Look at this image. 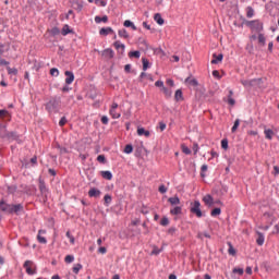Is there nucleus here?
Returning <instances> with one entry per match:
<instances>
[{
    "label": "nucleus",
    "mask_w": 279,
    "mask_h": 279,
    "mask_svg": "<svg viewBox=\"0 0 279 279\" xmlns=\"http://www.w3.org/2000/svg\"><path fill=\"white\" fill-rule=\"evenodd\" d=\"M45 108L49 114H58L60 112V108H62V98L58 96H53L46 102Z\"/></svg>",
    "instance_id": "nucleus-1"
},
{
    "label": "nucleus",
    "mask_w": 279,
    "mask_h": 279,
    "mask_svg": "<svg viewBox=\"0 0 279 279\" xmlns=\"http://www.w3.org/2000/svg\"><path fill=\"white\" fill-rule=\"evenodd\" d=\"M243 23H245L246 27H250L252 34H263V31L265 29L260 20L247 21L243 19Z\"/></svg>",
    "instance_id": "nucleus-2"
},
{
    "label": "nucleus",
    "mask_w": 279,
    "mask_h": 279,
    "mask_svg": "<svg viewBox=\"0 0 279 279\" xmlns=\"http://www.w3.org/2000/svg\"><path fill=\"white\" fill-rule=\"evenodd\" d=\"M190 213L195 215L198 219L206 217V214L202 211V203H199V201H194L190 204Z\"/></svg>",
    "instance_id": "nucleus-3"
},
{
    "label": "nucleus",
    "mask_w": 279,
    "mask_h": 279,
    "mask_svg": "<svg viewBox=\"0 0 279 279\" xmlns=\"http://www.w3.org/2000/svg\"><path fill=\"white\" fill-rule=\"evenodd\" d=\"M39 182V191H40V195L44 199V203L46 204V202H48L49 199V189H47V184L45 183V180H43V178H39L38 180Z\"/></svg>",
    "instance_id": "nucleus-4"
},
{
    "label": "nucleus",
    "mask_w": 279,
    "mask_h": 279,
    "mask_svg": "<svg viewBox=\"0 0 279 279\" xmlns=\"http://www.w3.org/2000/svg\"><path fill=\"white\" fill-rule=\"evenodd\" d=\"M248 39L251 40V43L257 40L259 47H265L267 45V37H265V34L263 33H259L257 35L256 33H254L248 37Z\"/></svg>",
    "instance_id": "nucleus-5"
},
{
    "label": "nucleus",
    "mask_w": 279,
    "mask_h": 279,
    "mask_svg": "<svg viewBox=\"0 0 279 279\" xmlns=\"http://www.w3.org/2000/svg\"><path fill=\"white\" fill-rule=\"evenodd\" d=\"M23 210H25V208L23 207V204H16V205L11 204L10 215H21Z\"/></svg>",
    "instance_id": "nucleus-6"
},
{
    "label": "nucleus",
    "mask_w": 279,
    "mask_h": 279,
    "mask_svg": "<svg viewBox=\"0 0 279 279\" xmlns=\"http://www.w3.org/2000/svg\"><path fill=\"white\" fill-rule=\"evenodd\" d=\"M32 265H34V262L32 260H26L23 265L28 276H34V274H36V266H35V269H32Z\"/></svg>",
    "instance_id": "nucleus-7"
},
{
    "label": "nucleus",
    "mask_w": 279,
    "mask_h": 279,
    "mask_svg": "<svg viewBox=\"0 0 279 279\" xmlns=\"http://www.w3.org/2000/svg\"><path fill=\"white\" fill-rule=\"evenodd\" d=\"M203 202L208 208H213L215 206V198H213V195L210 194L205 195L203 197Z\"/></svg>",
    "instance_id": "nucleus-8"
},
{
    "label": "nucleus",
    "mask_w": 279,
    "mask_h": 279,
    "mask_svg": "<svg viewBox=\"0 0 279 279\" xmlns=\"http://www.w3.org/2000/svg\"><path fill=\"white\" fill-rule=\"evenodd\" d=\"M11 209H12V204H8L5 203L4 199H0V210L2 213H7L8 215H10Z\"/></svg>",
    "instance_id": "nucleus-9"
},
{
    "label": "nucleus",
    "mask_w": 279,
    "mask_h": 279,
    "mask_svg": "<svg viewBox=\"0 0 279 279\" xmlns=\"http://www.w3.org/2000/svg\"><path fill=\"white\" fill-rule=\"evenodd\" d=\"M1 121H12V114L7 109H0Z\"/></svg>",
    "instance_id": "nucleus-10"
},
{
    "label": "nucleus",
    "mask_w": 279,
    "mask_h": 279,
    "mask_svg": "<svg viewBox=\"0 0 279 279\" xmlns=\"http://www.w3.org/2000/svg\"><path fill=\"white\" fill-rule=\"evenodd\" d=\"M73 10H76V12H82L84 9V2L80 0H73L72 2Z\"/></svg>",
    "instance_id": "nucleus-11"
},
{
    "label": "nucleus",
    "mask_w": 279,
    "mask_h": 279,
    "mask_svg": "<svg viewBox=\"0 0 279 279\" xmlns=\"http://www.w3.org/2000/svg\"><path fill=\"white\" fill-rule=\"evenodd\" d=\"M65 84H73L75 82V74L72 71H65Z\"/></svg>",
    "instance_id": "nucleus-12"
},
{
    "label": "nucleus",
    "mask_w": 279,
    "mask_h": 279,
    "mask_svg": "<svg viewBox=\"0 0 279 279\" xmlns=\"http://www.w3.org/2000/svg\"><path fill=\"white\" fill-rule=\"evenodd\" d=\"M144 151H146L147 154V148H145V146H143V143H141V145L135 148V153H134L135 158H141Z\"/></svg>",
    "instance_id": "nucleus-13"
},
{
    "label": "nucleus",
    "mask_w": 279,
    "mask_h": 279,
    "mask_svg": "<svg viewBox=\"0 0 279 279\" xmlns=\"http://www.w3.org/2000/svg\"><path fill=\"white\" fill-rule=\"evenodd\" d=\"M10 131H8V126L5 124L0 123V138H4L7 141Z\"/></svg>",
    "instance_id": "nucleus-14"
},
{
    "label": "nucleus",
    "mask_w": 279,
    "mask_h": 279,
    "mask_svg": "<svg viewBox=\"0 0 279 279\" xmlns=\"http://www.w3.org/2000/svg\"><path fill=\"white\" fill-rule=\"evenodd\" d=\"M137 135L138 136H145L146 138H149V136H151V133L149 131L145 130V128L138 126L137 128Z\"/></svg>",
    "instance_id": "nucleus-15"
},
{
    "label": "nucleus",
    "mask_w": 279,
    "mask_h": 279,
    "mask_svg": "<svg viewBox=\"0 0 279 279\" xmlns=\"http://www.w3.org/2000/svg\"><path fill=\"white\" fill-rule=\"evenodd\" d=\"M62 36H69V34H75V31L69 26V24L63 25L61 29Z\"/></svg>",
    "instance_id": "nucleus-16"
},
{
    "label": "nucleus",
    "mask_w": 279,
    "mask_h": 279,
    "mask_svg": "<svg viewBox=\"0 0 279 279\" xmlns=\"http://www.w3.org/2000/svg\"><path fill=\"white\" fill-rule=\"evenodd\" d=\"M40 234H47V231L40 229V230L38 231V235H37V241H38V243H43L44 245L47 244V238H45V236H43V235H40Z\"/></svg>",
    "instance_id": "nucleus-17"
},
{
    "label": "nucleus",
    "mask_w": 279,
    "mask_h": 279,
    "mask_svg": "<svg viewBox=\"0 0 279 279\" xmlns=\"http://www.w3.org/2000/svg\"><path fill=\"white\" fill-rule=\"evenodd\" d=\"M19 138L20 136L16 131H9V133L7 134V141H19Z\"/></svg>",
    "instance_id": "nucleus-18"
},
{
    "label": "nucleus",
    "mask_w": 279,
    "mask_h": 279,
    "mask_svg": "<svg viewBox=\"0 0 279 279\" xmlns=\"http://www.w3.org/2000/svg\"><path fill=\"white\" fill-rule=\"evenodd\" d=\"M213 60H211V64H219V62H223V53H214L213 54Z\"/></svg>",
    "instance_id": "nucleus-19"
},
{
    "label": "nucleus",
    "mask_w": 279,
    "mask_h": 279,
    "mask_svg": "<svg viewBox=\"0 0 279 279\" xmlns=\"http://www.w3.org/2000/svg\"><path fill=\"white\" fill-rule=\"evenodd\" d=\"M100 36H108V34H114V29L112 27H102L99 31Z\"/></svg>",
    "instance_id": "nucleus-20"
},
{
    "label": "nucleus",
    "mask_w": 279,
    "mask_h": 279,
    "mask_svg": "<svg viewBox=\"0 0 279 279\" xmlns=\"http://www.w3.org/2000/svg\"><path fill=\"white\" fill-rule=\"evenodd\" d=\"M184 84H189L190 86H199V82H197V78H191V76H187L184 81Z\"/></svg>",
    "instance_id": "nucleus-21"
},
{
    "label": "nucleus",
    "mask_w": 279,
    "mask_h": 279,
    "mask_svg": "<svg viewBox=\"0 0 279 279\" xmlns=\"http://www.w3.org/2000/svg\"><path fill=\"white\" fill-rule=\"evenodd\" d=\"M102 56L112 60V58H114V50H112V48H107L102 51Z\"/></svg>",
    "instance_id": "nucleus-22"
},
{
    "label": "nucleus",
    "mask_w": 279,
    "mask_h": 279,
    "mask_svg": "<svg viewBox=\"0 0 279 279\" xmlns=\"http://www.w3.org/2000/svg\"><path fill=\"white\" fill-rule=\"evenodd\" d=\"M174 101H184V94L182 89H177L174 93Z\"/></svg>",
    "instance_id": "nucleus-23"
},
{
    "label": "nucleus",
    "mask_w": 279,
    "mask_h": 279,
    "mask_svg": "<svg viewBox=\"0 0 279 279\" xmlns=\"http://www.w3.org/2000/svg\"><path fill=\"white\" fill-rule=\"evenodd\" d=\"M88 195L90 197H99V195H101V191H99L97 187H92L88 192Z\"/></svg>",
    "instance_id": "nucleus-24"
},
{
    "label": "nucleus",
    "mask_w": 279,
    "mask_h": 279,
    "mask_svg": "<svg viewBox=\"0 0 279 279\" xmlns=\"http://www.w3.org/2000/svg\"><path fill=\"white\" fill-rule=\"evenodd\" d=\"M154 21H156L157 25H165V19H162L160 13L154 15Z\"/></svg>",
    "instance_id": "nucleus-25"
},
{
    "label": "nucleus",
    "mask_w": 279,
    "mask_h": 279,
    "mask_svg": "<svg viewBox=\"0 0 279 279\" xmlns=\"http://www.w3.org/2000/svg\"><path fill=\"white\" fill-rule=\"evenodd\" d=\"M129 58L132 60L135 58V60H138L141 58V51L140 50H131L129 52Z\"/></svg>",
    "instance_id": "nucleus-26"
},
{
    "label": "nucleus",
    "mask_w": 279,
    "mask_h": 279,
    "mask_svg": "<svg viewBox=\"0 0 279 279\" xmlns=\"http://www.w3.org/2000/svg\"><path fill=\"white\" fill-rule=\"evenodd\" d=\"M256 243L257 245H263L265 243V235L260 231H257Z\"/></svg>",
    "instance_id": "nucleus-27"
},
{
    "label": "nucleus",
    "mask_w": 279,
    "mask_h": 279,
    "mask_svg": "<svg viewBox=\"0 0 279 279\" xmlns=\"http://www.w3.org/2000/svg\"><path fill=\"white\" fill-rule=\"evenodd\" d=\"M100 175L104 178V180H112V172L108 170L100 171Z\"/></svg>",
    "instance_id": "nucleus-28"
},
{
    "label": "nucleus",
    "mask_w": 279,
    "mask_h": 279,
    "mask_svg": "<svg viewBox=\"0 0 279 279\" xmlns=\"http://www.w3.org/2000/svg\"><path fill=\"white\" fill-rule=\"evenodd\" d=\"M123 25H124L125 27H131V29H133V32H136V29H138V28L136 27V25H134V22H132V21H130V20L124 21V22H123Z\"/></svg>",
    "instance_id": "nucleus-29"
},
{
    "label": "nucleus",
    "mask_w": 279,
    "mask_h": 279,
    "mask_svg": "<svg viewBox=\"0 0 279 279\" xmlns=\"http://www.w3.org/2000/svg\"><path fill=\"white\" fill-rule=\"evenodd\" d=\"M168 202L171 204V206H178L180 204V197L175 195L174 197L168 198Z\"/></svg>",
    "instance_id": "nucleus-30"
},
{
    "label": "nucleus",
    "mask_w": 279,
    "mask_h": 279,
    "mask_svg": "<svg viewBox=\"0 0 279 279\" xmlns=\"http://www.w3.org/2000/svg\"><path fill=\"white\" fill-rule=\"evenodd\" d=\"M265 134V138H267L268 141H271L274 138V130L271 129H266L264 131Z\"/></svg>",
    "instance_id": "nucleus-31"
},
{
    "label": "nucleus",
    "mask_w": 279,
    "mask_h": 279,
    "mask_svg": "<svg viewBox=\"0 0 279 279\" xmlns=\"http://www.w3.org/2000/svg\"><path fill=\"white\" fill-rule=\"evenodd\" d=\"M166 99H171V96L173 95V92L167 87L161 88Z\"/></svg>",
    "instance_id": "nucleus-32"
},
{
    "label": "nucleus",
    "mask_w": 279,
    "mask_h": 279,
    "mask_svg": "<svg viewBox=\"0 0 279 279\" xmlns=\"http://www.w3.org/2000/svg\"><path fill=\"white\" fill-rule=\"evenodd\" d=\"M232 95H234V92L229 90V95H228V104H229V106H235L236 105V100H234V98H232Z\"/></svg>",
    "instance_id": "nucleus-33"
},
{
    "label": "nucleus",
    "mask_w": 279,
    "mask_h": 279,
    "mask_svg": "<svg viewBox=\"0 0 279 279\" xmlns=\"http://www.w3.org/2000/svg\"><path fill=\"white\" fill-rule=\"evenodd\" d=\"M228 246H229L228 254L230 256H236V248H234V246L232 245V242H228Z\"/></svg>",
    "instance_id": "nucleus-34"
},
{
    "label": "nucleus",
    "mask_w": 279,
    "mask_h": 279,
    "mask_svg": "<svg viewBox=\"0 0 279 279\" xmlns=\"http://www.w3.org/2000/svg\"><path fill=\"white\" fill-rule=\"evenodd\" d=\"M142 64H143V71H147V69L151 66V63H149V60L147 58H142Z\"/></svg>",
    "instance_id": "nucleus-35"
},
{
    "label": "nucleus",
    "mask_w": 279,
    "mask_h": 279,
    "mask_svg": "<svg viewBox=\"0 0 279 279\" xmlns=\"http://www.w3.org/2000/svg\"><path fill=\"white\" fill-rule=\"evenodd\" d=\"M118 36L125 39L130 38V34H128V31L125 28L118 31Z\"/></svg>",
    "instance_id": "nucleus-36"
},
{
    "label": "nucleus",
    "mask_w": 279,
    "mask_h": 279,
    "mask_svg": "<svg viewBox=\"0 0 279 279\" xmlns=\"http://www.w3.org/2000/svg\"><path fill=\"white\" fill-rule=\"evenodd\" d=\"M95 23H108V15H104L102 17L97 15L95 17Z\"/></svg>",
    "instance_id": "nucleus-37"
},
{
    "label": "nucleus",
    "mask_w": 279,
    "mask_h": 279,
    "mask_svg": "<svg viewBox=\"0 0 279 279\" xmlns=\"http://www.w3.org/2000/svg\"><path fill=\"white\" fill-rule=\"evenodd\" d=\"M86 97H88V99H92L93 101H95V99H97V90H89L86 95Z\"/></svg>",
    "instance_id": "nucleus-38"
},
{
    "label": "nucleus",
    "mask_w": 279,
    "mask_h": 279,
    "mask_svg": "<svg viewBox=\"0 0 279 279\" xmlns=\"http://www.w3.org/2000/svg\"><path fill=\"white\" fill-rule=\"evenodd\" d=\"M113 47L116 48V49H122V52L121 53H123L124 51H125V46L123 45V44H121V41H114L113 43Z\"/></svg>",
    "instance_id": "nucleus-39"
},
{
    "label": "nucleus",
    "mask_w": 279,
    "mask_h": 279,
    "mask_svg": "<svg viewBox=\"0 0 279 279\" xmlns=\"http://www.w3.org/2000/svg\"><path fill=\"white\" fill-rule=\"evenodd\" d=\"M104 202L105 206H110V204H112V196L110 194H106L104 197Z\"/></svg>",
    "instance_id": "nucleus-40"
},
{
    "label": "nucleus",
    "mask_w": 279,
    "mask_h": 279,
    "mask_svg": "<svg viewBox=\"0 0 279 279\" xmlns=\"http://www.w3.org/2000/svg\"><path fill=\"white\" fill-rule=\"evenodd\" d=\"M51 36H60V28L58 26L52 27L48 31Z\"/></svg>",
    "instance_id": "nucleus-41"
},
{
    "label": "nucleus",
    "mask_w": 279,
    "mask_h": 279,
    "mask_svg": "<svg viewBox=\"0 0 279 279\" xmlns=\"http://www.w3.org/2000/svg\"><path fill=\"white\" fill-rule=\"evenodd\" d=\"M219 215H221V209L219 207H215L214 209H211L210 211L211 217H219Z\"/></svg>",
    "instance_id": "nucleus-42"
},
{
    "label": "nucleus",
    "mask_w": 279,
    "mask_h": 279,
    "mask_svg": "<svg viewBox=\"0 0 279 279\" xmlns=\"http://www.w3.org/2000/svg\"><path fill=\"white\" fill-rule=\"evenodd\" d=\"M170 215H182V207L177 206L170 210Z\"/></svg>",
    "instance_id": "nucleus-43"
},
{
    "label": "nucleus",
    "mask_w": 279,
    "mask_h": 279,
    "mask_svg": "<svg viewBox=\"0 0 279 279\" xmlns=\"http://www.w3.org/2000/svg\"><path fill=\"white\" fill-rule=\"evenodd\" d=\"M123 151L124 154H132V151H134V146L132 144H126Z\"/></svg>",
    "instance_id": "nucleus-44"
},
{
    "label": "nucleus",
    "mask_w": 279,
    "mask_h": 279,
    "mask_svg": "<svg viewBox=\"0 0 279 279\" xmlns=\"http://www.w3.org/2000/svg\"><path fill=\"white\" fill-rule=\"evenodd\" d=\"M7 71H8L9 75H19V70L16 68H10V65H9V66H7Z\"/></svg>",
    "instance_id": "nucleus-45"
},
{
    "label": "nucleus",
    "mask_w": 279,
    "mask_h": 279,
    "mask_svg": "<svg viewBox=\"0 0 279 279\" xmlns=\"http://www.w3.org/2000/svg\"><path fill=\"white\" fill-rule=\"evenodd\" d=\"M97 161L100 162V165H106L108 162V159H106V155H98Z\"/></svg>",
    "instance_id": "nucleus-46"
},
{
    "label": "nucleus",
    "mask_w": 279,
    "mask_h": 279,
    "mask_svg": "<svg viewBox=\"0 0 279 279\" xmlns=\"http://www.w3.org/2000/svg\"><path fill=\"white\" fill-rule=\"evenodd\" d=\"M239 125H241V120L236 119V120L234 121L233 126L231 128L232 134H234V132H236V130H239Z\"/></svg>",
    "instance_id": "nucleus-47"
},
{
    "label": "nucleus",
    "mask_w": 279,
    "mask_h": 279,
    "mask_svg": "<svg viewBox=\"0 0 279 279\" xmlns=\"http://www.w3.org/2000/svg\"><path fill=\"white\" fill-rule=\"evenodd\" d=\"M109 113L112 117V119H119L121 117V113H118L117 109H110Z\"/></svg>",
    "instance_id": "nucleus-48"
},
{
    "label": "nucleus",
    "mask_w": 279,
    "mask_h": 279,
    "mask_svg": "<svg viewBox=\"0 0 279 279\" xmlns=\"http://www.w3.org/2000/svg\"><path fill=\"white\" fill-rule=\"evenodd\" d=\"M246 16L247 19H252V16H254V8L252 7L246 8Z\"/></svg>",
    "instance_id": "nucleus-49"
},
{
    "label": "nucleus",
    "mask_w": 279,
    "mask_h": 279,
    "mask_svg": "<svg viewBox=\"0 0 279 279\" xmlns=\"http://www.w3.org/2000/svg\"><path fill=\"white\" fill-rule=\"evenodd\" d=\"M83 268L82 264H75L72 268L73 274H80V270Z\"/></svg>",
    "instance_id": "nucleus-50"
},
{
    "label": "nucleus",
    "mask_w": 279,
    "mask_h": 279,
    "mask_svg": "<svg viewBox=\"0 0 279 279\" xmlns=\"http://www.w3.org/2000/svg\"><path fill=\"white\" fill-rule=\"evenodd\" d=\"M50 75L52 77H58V75H60V71L58 70V68L50 69Z\"/></svg>",
    "instance_id": "nucleus-51"
},
{
    "label": "nucleus",
    "mask_w": 279,
    "mask_h": 279,
    "mask_svg": "<svg viewBox=\"0 0 279 279\" xmlns=\"http://www.w3.org/2000/svg\"><path fill=\"white\" fill-rule=\"evenodd\" d=\"M206 171H208V166L207 165H203L201 167V178H206Z\"/></svg>",
    "instance_id": "nucleus-52"
},
{
    "label": "nucleus",
    "mask_w": 279,
    "mask_h": 279,
    "mask_svg": "<svg viewBox=\"0 0 279 279\" xmlns=\"http://www.w3.org/2000/svg\"><path fill=\"white\" fill-rule=\"evenodd\" d=\"M221 148L225 149V151H228V148H229L228 138L221 140Z\"/></svg>",
    "instance_id": "nucleus-53"
},
{
    "label": "nucleus",
    "mask_w": 279,
    "mask_h": 279,
    "mask_svg": "<svg viewBox=\"0 0 279 279\" xmlns=\"http://www.w3.org/2000/svg\"><path fill=\"white\" fill-rule=\"evenodd\" d=\"M19 186L16 185H8V192L11 193L12 195H14V193H16Z\"/></svg>",
    "instance_id": "nucleus-54"
},
{
    "label": "nucleus",
    "mask_w": 279,
    "mask_h": 279,
    "mask_svg": "<svg viewBox=\"0 0 279 279\" xmlns=\"http://www.w3.org/2000/svg\"><path fill=\"white\" fill-rule=\"evenodd\" d=\"M65 236H68V239H70V243L72 245H75V238L71 234V231H66Z\"/></svg>",
    "instance_id": "nucleus-55"
},
{
    "label": "nucleus",
    "mask_w": 279,
    "mask_h": 279,
    "mask_svg": "<svg viewBox=\"0 0 279 279\" xmlns=\"http://www.w3.org/2000/svg\"><path fill=\"white\" fill-rule=\"evenodd\" d=\"M181 149H182L183 154H185L186 156L191 155V148H189L184 144L181 145Z\"/></svg>",
    "instance_id": "nucleus-56"
},
{
    "label": "nucleus",
    "mask_w": 279,
    "mask_h": 279,
    "mask_svg": "<svg viewBox=\"0 0 279 279\" xmlns=\"http://www.w3.org/2000/svg\"><path fill=\"white\" fill-rule=\"evenodd\" d=\"M140 45H144L145 49H149V44H147V40H145L143 37L138 38Z\"/></svg>",
    "instance_id": "nucleus-57"
},
{
    "label": "nucleus",
    "mask_w": 279,
    "mask_h": 279,
    "mask_svg": "<svg viewBox=\"0 0 279 279\" xmlns=\"http://www.w3.org/2000/svg\"><path fill=\"white\" fill-rule=\"evenodd\" d=\"M160 226H163V227L169 226V218L167 216L161 218Z\"/></svg>",
    "instance_id": "nucleus-58"
},
{
    "label": "nucleus",
    "mask_w": 279,
    "mask_h": 279,
    "mask_svg": "<svg viewBox=\"0 0 279 279\" xmlns=\"http://www.w3.org/2000/svg\"><path fill=\"white\" fill-rule=\"evenodd\" d=\"M65 263L71 264L75 260V256L73 255H66L64 258Z\"/></svg>",
    "instance_id": "nucleus-59"
},
{
    "label": "nucleus",
    "mask_w": 279,
    "mask_h": 279,
    "mask_svg": "<svg viewBox=\"0 0 279 279\" xmlns=\"http://www.w3.org/2000/svg\"><path fill=\"white\" fill-rule=\"evenodd\" d=\"M68 123L66 117H62L59 121L60 128H64Z\"/></svg>",
    "instance_id": "nucleus-60"
},
{
    "label": "nucleus",
    "mask_w": 279,
    "mask_h": 279,
    "mask_svg": "<svg viewBox=\"0 0 279 279\" xmlns=\"http://www.w3.org/2000/svg\"><path fill=\"white\" fill-rule=\"evenodd\" d=\"M143 27H145V29H149L151 32V34H154V32H156V28H151V26L149 24H147V22H143Z\"/></svg>",
    "instance_id": "nucleus-61"
},
{
    "label": "nucleus",
    "mask_w": 279,
    "mask_h": 279,
    "mask_svg": "<svg viewBox=\"0 0 279 279\" xmlns=\"http://www.w3.org/2000/svg\"><path fill=\"white\" fill-rule=\"evenodd\" d=\"M233 274H239V276H243L244 271L243 268H233Z\"/></svg>",
    "instance_id": "nucleus-62"
},
{
    "label": "nucleus",
    "mask_w": 279,
    "mask_h": 279,
    "mask_svg": "<svg viewBox=\"0 0 279 279\" xmlns=\"http://www.w3.org/2000/svg\"><path fill=\"white\" fill-rule=\"evenodd\" d=\"M159 193H161L162 195H165V193H167V186H165V184H161L158 189Z\"/></svg>",
    "instance_id": "nucleus-63"
},
{
    "label": "nucleus",
    "mask_w": 279,
    "mask_h": 279,
    "mask_svg": "<svg viewBox=\"0 0 279 279\" xmlns=\"http://www.w3.org/2000/svg\"><path fill=\"white\" fill-rule=\"evenodd\" d=\"M100 121H101L102 125H108V121H109L108 116H102Z\"/></svg>",
    "instance_id": "nucleus-64"
}]
</instances>
